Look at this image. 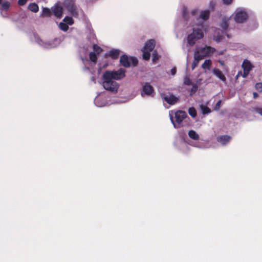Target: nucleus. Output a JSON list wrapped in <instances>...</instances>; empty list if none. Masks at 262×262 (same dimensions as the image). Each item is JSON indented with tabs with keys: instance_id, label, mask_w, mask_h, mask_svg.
<instances>
[{
	"instance_id": "obj_35",
	"label": "nucleus",
	"mask_w": 262,
	"mask_h": 262,
	"mask_svg": "<svg viewBox=\"0 0 262 262\" xmlns=\"http://www.w3.org/2000/svg\"><path fill=\"white\" fill-rule=\"evenodd\" d=\"M1 5L2 9L5 10H7L10 6V3L8 1L2 3Z\"/></svg>"
},
{
	"instance_id": "obj_46",
	"label": "nucleus",
	"mask_w": 262,
	"mask_h": 262,
	"mask_svg": "<svg viewBox=\"0 0 262 262\" xmlns=\"http://www.w3.org/2000/svg\"><path fill=\"white\" fill-rule=\"evenodd\" d=\"M220 63L221 64H222V65L223 64V61L220 62Z\"/></svg>"
},
{
	"instance_id": "obj_32",
	"label": "nucleus",
	"mask_w": 262,
	"mask_h": 262,
	"mask_svg": "<svg viewBox=\"0 0 262 262\" xmlns=\"http://www.w3.org/2000/svg\"><path fill=\"white\" fill-rule=\"evenodd\" d=\"M183 84L185 85H190L192 84L191 80L187 75H186L184 78Z\"/></svg>"
},
{
	"instance_id": "obj_7",
	"label": "nucleus",
	"mask_w": 262,
	"mask_h": 262,
	"mask_svg": "<svg viewBox=\"0 0 262 262\" xmlns=\"http://www.w3.org/2000/svg\"><path fill=\"white\" fill-rule=\"evenodd\" d=\"M248 18L247 13L243 10L237 11L235 12L234 20L237 23H243Z\"/></svg>"
},
{
	"instance_id": "obj_29",
	"label": "nucleus",
	"mask_w": 262,
	"mask_h": 262,
	"mask_svg": "<svg viewBox=\"0 0 262 262\" xmlns=\"http://www.w3.org/2000/svg\"><path fill=\"white\" fill-rule=\"evenodd\" d=\"M63 21H64L68 25H72L74 23V20L72 17L70 16H66L63 19Z\"/></svg>"
},
{
	"instance_id": "obj_27",
	"label": "nucleus",
	"mask_w": 262,
	"mask_h": 262,
	"mask_svg": "<svg viewBox=\"0 0 262 262\" xmlns=\"http://www.w3.org/2000/svg\"><path fill=\"white\" fill-rule=\"evenodd\" d=\"M59 28L60 30L64 32L67 31L69 29L68 25L67 24H66L64 21L60 22L59 23Z\"/></svg>"
},
{
	"instance_id": "obj_12",
	"label": "nucleus",
	"mask_w": 262,
	"mask_h": 262,
	"mask_svg": "<svg viewBox=\"0 0 262 262\" xmlns=\"http://www.w3.org/2000/svg\"><path fill=\"white\" fill-rule=\"evenodd\" d=\"M231 139V137L228 135H222L218 136L216 140L218 142L222 144L223 145H225L228 144Z\"/></svg>"
},
{
	"instance_id": "obj_25",
	"label": "nucleus",
	"mask_w": 262,
	"mask_h": 262,
	"mask_svg": "<svg viewBox=\"0 0 262 262\" xmlns=\"http://www.w3.org/2000/svg\"><path fill=\"white\" fill-rule=\"evenodd\" d=\"M200 107L202 112V114L204 115L208 114L211 112V110L208 106H205L203 105H201Z\"/></svg>"
},
{
	"instance_id": "obj_15",
	"label": "nucleus",
	"mask_w": 262,
	"mask_h": 262,
	"mask_svg": "<svg viewBox=\"0 0 262 262\" xmlns=\"http://www.w3.org/2000/svg\"><path fill=\"white\" fill-rule=\"evenodd\" d=\"M155 47V41L154 39H150L147 41L143 49L147 50L148 51H152Z\"/></svg>"
},
{
	"instance_id": "obj_31",
	"label": "nucleus",
	"mask_w": 262,
	"mask_h": 262,
	"mask_svg": "<svg viewBox=\"0 0 262 262\" xmlns=\"http://www.w3.org/2000/svg\"><path fill=\"white\" fill-rule=\"evenodd\" d=\"M192 88L190 91V96H193L198 91V86L196 84H192Z\"/></svg>"
},
{
	"instance_id": "obj_13",
	"label": "nucleus",
	"mask_w": 262,
	"mask_h": 262,
	"mask_svg": "<svg viewBox=\"0 0 262 262\" xmlns=\"http://www.w3.org/2000/svg\"><path fill=\"white\" fill-rule=\"evenodd\" d=\"M87 29L89 31V35L87 36L88 40L92 43H94L96 36L94 30L92 28L91 25H89L88 23H87Z\"/></svg>"
},
{
	"instance_id": "obj_14",
	"label": "nucleus",
	"mask_w": 262,
	"mask_h": 262,
	"mask_svg": "<svg viewBox=\"0 0 262 262\" xmlns=\"http://www.w3.org/2000/svg\"><path fill=\"white\" fill-rule=\"evenodd\" d=\"M120 62L125 68H128L130 66L129 58L126 55H123L120 57Z\"/></svg>"
},
{
	"instance_id": "obj_23",
	"label": "nucleus",
	"mask_w": 262,
	"mask_h": 262,
	"mask_svg": "<svg viewBox=\"0 0 262 262\" xmlns=\"http://www.w3.org/2000/svg\"><path fill=\"white\" fill-rule=\"evenodd\" d=\"M201 59H200V58L198 57L195 54H194V60L193 61L191 64L192 70H194L196 66H198L200 61Z\"/></svg>"
},
{
	"instance_id": "obj_43",
	"label": "nucleus",
	"mask_w": 262,
	"mask_h": 262,
	"mask_svg": "<svg viewBox=\"0 0 262 262\" xmlns=\"http://www.w3.org/2000/svg\"><path fill=\"white\" fill-rule=\"evenodd\" d=\"M253 94V98L254 99L256 98L258 96V94L256 92H254Z\"/></svg>"
},
{
	"instance_id": "obj_45",
	"label": "nucleus",
	"mask_w": 262,
	"mask_h": 262,
	"mask_svg": "<svg viewBox=\"0 0 262 262\" xmlns=\"http://www.w3.org/2000/svg\"><path fill=\"white\" fill-rule=\"evenodd\" d=\"M197 11L196 10H193L192 11L191 13L193 15H195V14L196 13Z\"/></svg>"
},
{
	"instance_id": "obj_44",
	"label": "nucleus",
	"mask_w": 262,
	"mask_h": 262,
	"mask_svg": "<svg viewBox=\"0 0 262 262\" xmlns=\"http://www.w3.org/2000/svg\"><path fill=\"white\" fill-rule=\"evenodd\" d=\"M242 75H243L242 71H239L236 76V78H238V77Z\"/></svg>"
},
{
	"instance_id": "obj_20",
	"label": "nucleus",
	"mask_w": 262,
	"mask_h": 262,
	"mask_svg": "<svg viewBox=\"0 0 262 262\" xmlns=\"http://www.w3.org/2000/svg\"><path fill=\"white\" fill-rule=\"evenodd\" d=\"M210 12L209 10H205L202 11L200 15V17L203 19V20H206L209 17Z\"/></svg>"
},
{
	"instance_id": "obj_40",
	"label": "nucleus",
	"mask_w": 262,
	"mask_h": 262,
	"mask_svg": "<svg viewBox=\"0 0 262 262\" xmlns=\"http://www.w3.org/2000/svg\"><path fill=\"white\" fill-rule=\"evenodd\" d=\"M233 2V0H223V4L226 5H230Z\"/></svg>"
},
{
	"instance_id": "obj_30",
	"label": "nucleus",
	"mask_w": 262,
	"mask_h": 262,
	"mask_svg": "<svg viewBox=\"0 0 262 262\" xmlns=\"http://www.w3.org/2000/svg\"><path fill=\"white\" fill-rule=\"evenodd\" d=\"M89 58L91 61L96 63L97 60V54L94 52H92L89 54Z\"/></svg>"
},
{
	"instance_id": "obj_19",
	"label": "nucleus",
	"mask_w": 262,
	"mask_h": 262,
	"mask_svg": "<svg viewBox=\"0 0 262 262\" xmlns=\"http://www.w3.org/2000/svg\"><path fill=\"white\" fill-rule=\"evenodd\" d=\"M28 9L33 12H37L39 10L38 6L35 3H30L28 5Z\"/></svg>"
},
{
	"instance_id": "obj_47",
	"label": "nucleus",
	"mask_w": 262,
	"mask_h": 262,
	"mask_svg": "<svg viewBox=\"0 0 262 262\" xmlns=\"http://www.w3.org/2000/svg\"><path fill=\"white\" fill-rule=\"evenodd\" d=\"M227 36L228 38H230V36H229L228 34H227Z\"/></svg>"
},
{
	"instance_id": "obj_26",
	"label": "nucleus",
	"mask_w": 262,
	"mask_h": 262,
	"mask_svg": "<svg viewBox=\"0 0 262 262\" xmlns=\"http://www.w3.org/2000/svg\"><path fill=\"white\" fill-rule=\"evenodd\" d=\"M142 51L143 52V58L145 60H148L150 57V51L144 50V49H142Z\"/></svg>"
},
{
	"instance_id": "obj_42",
	"label": "nucleus",
	"mask_w": 262,
	"mask_h": 262,
	"mask_svg": "<svg viewBox=\"0 0 262 262\" xmlns=\"http://www.w3.org/2000/svg\"><path fill=\"white\" fill-rule=\"evenodd\" d=\"M255 110L257 113L260 114L262 116V108H256Z\"/></svg>"
},
{
	"instance_id": "obj_49",
	"label": "nucleus",
	"mask_w": 262,
	"mask_h": 262,
	"mask_svg": "<svg viewBox=\"0 0 262 262\" xmlns=\"http://www.w3.org/2000/svg\"><path fill=\"white\" fill-rule=\"evenodd\" d=\"M221 38H220L219 39H216L217 41H220Z\"/></svg>"
},
{
	"instance_id": "obj_17",
	"label": "nucleus",
	"mask_w": 262,
	"mask_h": 262,
	"mask_svg": "<svg viewBox=\"0 0 262 262\" xmlns=\"http://www.w3.org/2000/svg\"><path fill=\"white\" fill-rule=\"evenodd\" d=\"M213 73L217 77L221 80L224 82H226V78L225 76L223 74L222 72L219 69H214L212 71Z\"/></svg>"
},
{
	"instance_id": "obj_11",
	"label": "nucleus",
	"mask_w": 262,
	"mask_h": 262,
	"mask_svg": "<svg viewBox=\"0 0 262 262\" xmlns=\"http://www.w3.org/2000/svg\"><path fill=\"white\" fill-rule=\"evenodd\" d=\"M51 10L54 16L57 18H60L62 17L63 8L58 4H56L54 6L52 7Z\"/></svg>"
},
{
	"instance_id": "obj_33",
	"label": "nucleus",
	"mask_w": 262,
	"mask_h": 262,
	"mask_svg": "<svg viewBox=\"0 0 262 262\" xmlns=\"http://www.w3.org/2000/svg\"><path fill=\"white\" fill-rule=\"evenodd\" d=\"M188 113L192 117H195L196 116V111L193 107H191L188 109Z\"/></svg>"
},
{
	"instance_id": "obj_4",
	"label": "nucleus",
	"mask_w": 262,
	"mask_h": 262,
	"mask_svg": "<svg viewBox=\"0 0 262 262\" xmlns=\"http://www.w3.org/2000/svg\"><path fill=\"white\" fill-rule=\"evenodd\" d=\"M215 51V50L214 48L206 46L195 51L194 54L198 56V57L200 58V59L202 60L205 57H208L213 53Z\"/></svg>"
},
{
	"instance_id": "obj_37",
	"label": "nucleus",
	"mask_w": 262,
	"mask_h": 262,
	"mask_svg": "<svg viewBox=\"0 0 262 262\" xmlns=\"http://www.w3.org/2000/svg\"><path fill=\"white\" fill-rule=\"evenodd\" d=\"M159 55L157 53L156 51H155L153 53L152 55V61L153 62H155L156 60H157L159 59Z\"/></svg>"
},
{
	"instance_id": "obj_28",
	"label": "nucleus",
	"mask_w": 262,
	"mask_h": 262,
	"mask_svg": "<svg viewBox=\"0 0 262 262\" xmlns=\"http://www.w3.org/2000/svg\"><path fill=\"white\" fill-rule=\"evenodd\" d=\"M93 49L94 52L97 54H99L103 50L101 47L95 43H94L93 45Z\"/></svg>"
},
{
	"instance_id": "obj_38",
	"label": "nucleus",
	"mask_w": 262,
	"mask_h": 262,
	"mask_svg": "<svg viewBox=\"0 0 262 262\" xmlns=\"http://www.w3.org/2000/svg\"><path fill=\"white\" fill-rule=\"evenodd\" d=\"M255 87L257 90H258L259 92L262 91V83H258L255 85Z\"/></svg>"
},
{
	"instance_id": "obj_48",
	"label": "nucleus",
	"mask_w": 262,
	"mask_h": 262,
	"mask_svg": "<svg viewBox=\"0 0 262 262\" xmlns=\"http://www.w3.org/2000/svg\"><path fill=\"white\" fill-rule=\"evenodd\" d=\"M2 0H0V5L2 4Z\"/></svg>"
},
{
	"instance_id": "obj_5",
	"label": "nucleus",
	"mask_w": 262,
	"mask_h": 262,
	"mask_svg": "<svg viewBox=\"0 0 262 262\" xmlns=\"http://www.w3.org/2000/svg\"><path fill=\"white\" fill-rule=\"evenodd\" d=\"M187 117V113L183 111H178L175 113L176 121L178 124L177 125L173 122L172 116H171L170 119L173 123L175 128L180 127V124L182 123L183 120Z\"/></svg>"
},
{
	"instance_id": "obj_16",
	"label": "nucleus",
	"mask_w": 262,
	"mask_h": 262,
	"mask_svg": "<svg viewBox=\"0 0 262 262\" xmlns=\"http://www.w3.org/2000/svg\"><path fill=\"white\" fill-rule=\"evenodd\" d=\"M120 51L117 49H112L106 54V56L110 57L113 59H116L118 58Z\"/></svg>"
},
{
	"instance_id": "obj_24",
	"label": "nucleus",
	"mask_w": 262,
	"mask_h": 262,
	"mask_svg": "<svg viewBox=\"0 0 262 262\" xmlns=\"http://www.w3.org/2000/svg\"><path fill=\"white\" fill-rule=\"evenodd\" d=\"M211 65V61L210 59L205 60L204 62L202 65V68L203 69H209Z\"/></svg>"
},
{
	"instance_id": "obj_3",
	"label": "nucleus",
	"mask_w": 262,
	"mask_h": 262,
	"mask_svg": "<svg viewBox=\"0 0 262 262\" xmlns=\"http://www.w3.org/2000/svg\"><path fill=\"white\" fill-rule=\"evenodd\" d=\"M103 86L107 91L112 92H117L119 88L118 83L114 81L113 79H106L104 76V73L103 74Z\"/></svg>"
},
{
	"instance_id": "obj_41",
	"label": "nucleus",
	"mask_w": 262,
	"mask_h": 262,
	"mask_svg": "<svg viewBox=\"0 0 262 262\" xmlns=\"http://www.w3.org/2000/svg\"><path fill=\"white\" fill-rule=\"evenodd\" d=\"M171 74L173 76L175 75L176 74V72H177V69L176 67H174L171 70Z\"/></svg>"
},
{
	"instance_id": "obj_6",
	"label": "nucleus",
	"mask_w": 262,
	"mask_h": 262,
	"mask_svg": "<svg viewBox=\"0 0 262 262\" xmlns=\"http://www.w3.org/2000/svg\"><path fill=\"white\" fill-rule=\"evenodd\" d=\"M63 6L74 16L77 14L74 0H66L63 3Z\"/></svg>"
},
{
	"instance_id": "obj_8",
	"label": "nucleus",
	"mask_w": 262,
	"mask_h": 262,
	"mask_svg": "<svg viewBox=\"0 0 262 262\" xmlns=\"http://www.w3.org/2000/svg\"><path fill=\"white\" fill-rule=\"evenodd\" d=\"M154 94V89L153 87L148 82H145L141 91L142 96L143 97L145 95L153 96Z\"/></svg>"
},
{
	"instance_id": "obj_22",
	"label": "nucleus",
	"mask_w": 262,
	"mask_h": 262,
	"mask_svg": "<svg viewBox=\"0 0 262 262\" xmlns=\"http://www.w3.org/2000/svg\"><path fill=\"white\" fill-rule=\"evenodd\" d=\"M229 20L227 19H223L221 24V27L224 31H226L229 26Z\"/></svg>"
},
{
	"instance_id": "obj_39",
	"label": "nucleus",
	"mask_w": 262,
	"mask_h": 262,
	"mask_svg": "<svg viewBox=\"0 0 262 262\" xmlns=\"http://www.w3.org/2000/svg\"><path fill=\"white\" fill-rule=\"evenodd\" d=\"M28 0H18V4L19 6H24L25 5Z\"/></svg>"
},
{
	"instance_id": "obj_36",
	"label": "nucleus",
	"mask_w": 262,
	"mask_h": 262,
	"mask_svg": "<svg viewBox=\"0 0 262 262\" xmlns=\"http://www.w3.org/2000/svg\"><path fill=\"white\" fill-rule=\"evenodd\" d=\"M221 103H222V101L221 100H219L217 102V103H216V104L214 107V110L215 111L219 110L221 107Z\"/></svg>"
},
{
	"instance_id": "obj_2",
	"label": "nucleus",
	"mask_w": 262,
	"mask_h": 262,
	"mask_svg": "<svg viewBox=\"0 0 262 262\" xmlns=\"http://www.w3.org/2000/svg\"><path fill=\"white\" fill-rule=\"evenodd\" d=\"M104 76L106 79H113V80H120L125 76V70L122 68L116 71H106L104 72Z\"/></svg>"
},
{
	"instance_id": "obj_1",
	"label": "nucleus",
	"mask_w": 262,
	"mask_h": 262,
	"mask_svg": "<svg viewBox=\"0 0 262 262\" xmlns=\"http://www.w3.org/2000/svg\"><path fill=\"white\" fill-rule=\"evenodd\" d=\"M204 36L203 32L201 29L193 28L192 32L187 37V43L189 46H193L196 41L202 39Z\"/></svg>"
},
{
	"instance_id": "obj_10",
	"label": "nucleus",
	"mask_w": 262,
	"mask_h": 262,
	"mask_svg": "<svg viewBox=\"0 0 262 262\" xmlns=\"http://www.w3.org/2000/svg\"><path fill=\"white\" fill-rule=\"evenodd\" d=\"M162 99L170 105H174L179 101V98L171 94L169 95H161Z\"/></svg>"
},
{
	"instance_id": "obj_9",
	"label": "nucleus",
	"mask_w": 262,
	"mask_h": 262,
	"mask_svg": "<svg viewBox=\"0 0 262 262\" xmlns=\"http://www.w3.org/2000/svg\"><path fill=\"white\" fill-rule=\"evenodd\" d=\"M242 67L243 69V77L246 78L249 74V72L252 70L253 66L248 60L245 59L243 62Z\"/></svg>"
},
{
	"instance_id": "obj_18",
	"label": "nucleus",
	"mask_w": 262,
	"mask_h": 262,
	"mask_svg": "<svg viewBox=\"0 0 262 262\" xmlns=\"http://www.w3.org/2000/svg\"><path fill=\"white\" fill-rule=\"evenodd\" d=\"M52 10L50 9L43 8L41 16L43 17H50L52 15Z\"/></svg>"
},
{
	"instance_id": "obj_34",
	"label": "nucleus",
	"mask_w": 262,
	"mask_h": 262,
	"mask_svg": "<svg viewBox=\"0 0 262 262\" xmlns=\"http://www.w3.org/2000/svg\"><path fill=\"white\" fill-rule=\"evenodd\" d=\"M129 61L130 63V65H132L133 66H136L138 63V59L134 57H130Z\"/></svg>"
},
{
	"instance_id": "obj_21",
	"label": "nucleus",
	"mask_w": 262,
	"mask_h": 262,
	"mask_svg": "<svg viewBox=\"0 0 262 262\" xmlns=\"http://www.w3.org/2000/svg\"><path fill=\"white\" fill-rule=\"evenodd\" d=\"M189 137L193 140H198L199 139V135L193 130H191L188 132Z\"/></svg>"
}]
</instances>
